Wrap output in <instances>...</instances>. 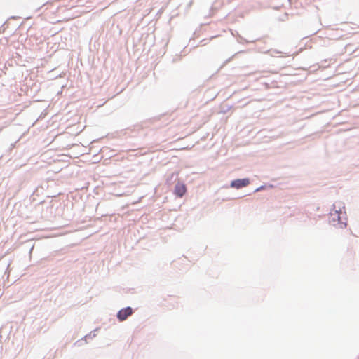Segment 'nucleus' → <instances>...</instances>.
I'll return each mask as SVG.
<instances>
[{
    "label": "nucleus",
    "mask_w": 359,
    "mask_h": 359,
    "mask_svg": "<svg viewBox=\"0 0 359 359\" xmlns=\"http://www.w3.org/2000/svg\"><path fill=\"white\" fill-rule=\"evenodd\" d=\"M133 314V309L130 307L122 309L118 312L117 318L120 321L125 320L128 316Z\"/></svg>",
    "instance_id": "nucleus-1"
},
{
    "label": "nucleus",
    "mask_w": 359,
    "mask_h": 359,
    "mask_svg": "<svg viewBox=\"0 0 359 359\" xmlns=\"http://www.w3.org/2000/svg\"><path fill=\"white\" fill-rule=\"evenodd\" d=\"M175 194L178 197H182L187 192L186 185L181 182H177L175 187Z\"/></svg>",
    "instance_id": "nucleus-2"
},
{
    "label": "nucleus",
    "mask_w": 359,
    "mask_h": 359,
    "mask_svg": "<svg viewBox=\"0 0 359 359\" xmlns=\"http://www.w3.org/2000/svg\"><path fill=\"white\" fill-rule=\"evenodd\" d=\"M250 183L248 179H242V180H233L231 183V187L236 189H240L244 187H246Z\"/></svg>",
    "instance_id": "nucleus-3"
}]
</instances>
